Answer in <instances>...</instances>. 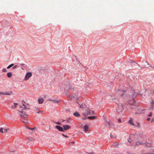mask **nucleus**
<instances>
[{
    "label": "nucleus",
    "mask_w": 154,
    "mask_h": 154,
    "mask_svg": "<svg viewBox=\"0 0 154 154\" xmlns=\"http://www.w3.org/2000/svg\"><path fill=\"white\" fill-rule=\"evenodd\" d=\"M132 102V101H131ZM131 102V101H129V102L128 103H126L124 105V109L125 110V111L128 110L129 111V112H130V109H135L136 106H134V104L135 103H134L131 104V103H130L129 102Z\"/></svg>",
    "instance_id": "1"
},
{
    "label": "nucleus",
    "mask_w": 154,
    "mask_h": 154,
    "mask_svg": "<svg viewBox=\"0 0 154 154\" xmlns=\"http://www.w3.org/2000/svg\"><path fill=\"white\" fill-rule=\"evenodd\" d=\"M149 147L146 150L147 152L145 154H154V146H151V144L148 142L145 143V146Z\"/></svg>",
    "instance_id": "2"
},
{
    "label": "nucleus",
    "mask_w": 154,
    "mask_h": 154,
    "mask_svg": "<svg viewBox=\"0 0 154 154\" xmlns=\"http://www.w3.org/2000/svg\"><path fill=\"white\" fill-rule=\"evenodd\" d=\"M116 100V99L115 98L113 99V101L116 102L117 104L116 112L118 114H119L124 109V106H122L121 103H119L118 101H117L118 102H117Z\"/></svg>",
    "instance_id": "3"
},
{
    "label": "nucleus",
    "mask_w": 154,
    "mask_h": 154,
    "mask_svg": "<svg viewBox=\"0 0 154 154\" xmlns=\"http://www.w3.org/2000/svg\"><path fill=\"white\" fill-rule=\"evenodd\" d=\"M144 136L143 134H140L138 137V141L136 142V145H138L143 143L142 141L144 140Z\"/></svg>",
    "instance_id": "4"
},
{
    "label": "nucleus",
    "mask_w": 154,
    "mask_h": 154,
    "mask_svg": "<svg viewBox=\"0 0 154 154\" xmlns=\"http://www.w3.org/2000/svg\"><path fill=\"white\" fill-rule=\"evenodd\" d=\"M135 109L136 110V112H135V114L136 115L137 114H140L144 113V109L141 110V109L139 108L137 106H136Z\"/></svg>",
    "instance_id": "5"
},
{
    "label": "nucleus",
    "mask_w": 154,
    "mask_h": 154,
    "mask_svg": "<svg viewBox=\"0 0 154 154\" xmlns=\"http://www.w3.org/2000/svg\"><path fill=\"white\" fill-rule=\"evenodd\" d=\"M105 124L106 126L110 128H112L113 126V123L110 122L109 121L106 120V122H105Z\"/></svg>",
    "instance_id": "6"
},
{
    "label": "nucleus",
    "mask_w": 154,
    "mask_h": 154,
    "mask_svg": "<svg viewBox=\"0 0 154 154\" xmlns=\"http://www.w3.org/2000/svg\"><path fill=\"white\" fill-rule=\"evenodd\" d=\"M18 111L21 117H23L24 118L27 117V115L24 112L20 111Z\"/></svg>",
    "instance_id": "7"
},
{
    "label": "nucleus",
    "mask_w": 154,
    "mask_h": 154,
    "mask_svg": "<svg viewBox=\"0 0 154 154\" xmlns=\"http://www.w3.org/2000/svg\"><path fill=\"white\" fill-rule=\"evenodd\" d=\"M82 114L85 116L89 114L92 115V114L91 113L90 110L88 108H87L86 110L83 112Z\"/></svg>",
    "instance_id": "8"
},
{
    "label": "nucleus",
    "mask_w": 154,
    "mask_h": 154,
    "mask_svg": "<svg viewBox=\"0 0 154 154\" xmlns=\"http://www.w3.org/2000/svg\"><path fill=\"white\" fill-rule=\"evenodd\" d=\"M32 75V74L31 72H27L25 78V80H28Z\"/></svg>",
    "instance_id": "9"
},
{
    "label": "nucleus",
    "mask_w": 154,
    "mask_h": 154,
    "mask_svg": "<svg viewBox=\"0 0 154 154\" xmlns=\"http://www.w3.org/2000/svg\"><path fill=\"white\" fill-rule=\"evenodd\" d=\"M125 92V91H122L120 90H118L117 91V93L121 96L124 95Z\"/></svg>",
    "instance_id": "10"
},
{
    "label": "nucleus",
    "mask_w": 154,
    "mask_h": 154,
    "mask_svg": "<svg viewBox=\"0 0 154 154\" xmlns=\"http://www.w3.org/2000/svg\"><path fill=\"white\" fill-rule=\"evenodd\" d=\"M55 128L60 131H64L62 127L60 126L56 125L55 126Z\"/></svg>",
    "instance_id": "11"
},
{
    "label": "nucleus",
    "mask_w": 154,
    "mask_h": 154,
    "mask_svg": "<svg viewBox=\"0 0 154 154\" xmlns=\"http://www.w3.org/2000/svg\"><path fill=\"white\" fill-rule=\"evenodd\" d=\"M83 129L85 132H86L89 129V127L87 125H85L83 127Z\"/></svg>",
    "instance_id": "12"
},
{
    "label": "nucleus",
    "mask_w": 154,
    "mask_h": 154,
    "mask_svg": "<svg viewBox=\"0 0 154 154\" xmlns=\"http://www.w3.org/2000/svg\"><path fill=\"white\" fill-rule=\"evenodd\" d=\"M63 130H67L69 129L70 128V127L68 125H63Z\"/></svg>",
    "instance_id": "13"
},
{
    "label": "nucleus",
    "mask_w": 154,
    "mask_h": 154,
    "mask_svg": "<svg viewBox=\"0 0 154 154\" xmlns=\"http://www.w3.org/2000/svg\"><path fill=\"white\" fill-rule=\"evenodd\" d=\"M133 119L131 118L128 122V123L131 125L134 126V125L133 123Z\"/></svg>",
    "instance_id": "14"
},
{
    "label": "nucleus",
    "mask_w": 154,
    "mask_h": 154,
    "mask_svg": "<svg viewBox=\"0 0 154 154\" xmlns=\"http://www.w3.org/2000/svg\"><path fill=\"white\" fill-rule=\"evenodd\" d=\"M38 103L39 104H41L43 103L44 100L42 98H39L38 100Z\"/></svg>",
    "instance_id": "15"
},
{
    "label": "nucleus",
    "mask_w": 154,
    "mask_h": 154,
    "mask_svg": "<svg viewBox=\"0 0 154 154\" xmlns=\"http://www.w3.org/2000/svg\"><path fill=\"white\" fill-rule=\"evenodd\" d=\"M151 107L149 108V109L151 110H152L154 109V101H152L151 103Z\"/></svg>",
    "instance_id": "16"
},
{
    "label": "nucleus",
    "mask_w": 154,
    "mask_h": 154,
    "mask_svg": "<svg viewBox=\"0 0 154 154\" xmlns=\"http://www.w3.org/2000/svg\"><path fill=\"white\" fill-rule=\"evenodd\" d=\"M137 95V93H135L134 90H133L132 95L133 97V99L135 97H136Z\"/></svg>",
    "instance_id": "17"
},
{
    "label": "nucleus",
    "mask_w": 154,
    "mask_h": 154,
    "mask_svg": "<svg viewBox=\"0 0 154 154\" xmlns=\"http://www.w3.org/2000/svg\"><path fill=\"white\" fill-rule=\"evenodd\" d=\"M20 107H21L24 110H25L26 109H29V108H28V107H27L26 106H25V105L24 104H23V105H22V106H21Z\"/></svg>",
    "instance_id": "18"
},
{
    "label": "nucleus",
    "mask_w": 154,
    "mask_h": 154,
    "mask_svg": "<svg viewBox=\"0 0 154 154\" xmlns=\"http://www.w3.org/2000/svg\"><path fill=\"white\" fill-rule=\"evenodd\" d=\"M73 115L75 117H79L80 116L79 114L77 112H75L74 113Z\"/></svg>",
    "instance_id": "19"
},
{
    "label": "nucleus",
    "mask_w": 154,
    "mask_h": 154,
    "mask_svg": "<svg viewBox=\"0 0 154 154\" xmlns=\"http://www.w3.org/2000/svg\"><path fill=\"white\" fill-rule=\"evenodd\" d=\"M130 63H132L133 65H134L135 66H137L138 65V64L136 63V62H134L132 60H129Z\"/></svg>",
    "instance_id": "20"
},
{
    "label": "nucleus",
    "mask_w": 154,
    "mask_h": 154,
    "mask_svg": "<svg viewBox=\"0 0 154 154\" xmlns=\"http://www.w3.org/2000/svg\"><path fill=\"white\" fill-rule=\"evenodd\" d=\"M14 103V106L12 105L11 107V108L13 109L17 108V103Z\"/></svg>",
    "instance_id": "21"
},
{
    "label": "nucleus",
    "mask_w": 154,
    "mask_h": 154,
    "mask_svg": "<svg viewBox=\"0 0 154 154\" xmlns=\"http://www.w3.org/2000/svg\"><path fill=\"white\" fill-rule=\"evenodd\" d=\"M96 117L95 116H89L88 119H95Z\"/></svg>",
    "instance_id": "22"
},
{
    "label": "nucleus",
    "mask_w": 154,
    "mask_h": 154,
    "mask_svg": "<svg viewBox=\"0 0 154 154\" xmlns=\"http://www.w3.org/2000/svg\"><path fill=\"white\" fill-rule=\"evenodd\" d=\"M7 75L8 77H11L12 76V73L10 72H8L7 74Z\"/></svg>",
    "instance_id": "23"
},
{
    "label": "nucleus",
    "mask_w": 154,
    "mask_h": 154,
    "mask_svg": "<svg viewBox=\"0 0 154 154\" xmlns=\"http://www.w3.org/2000/svg\"><path fill=\"white\" fill-rule=\"evenodd\" d=\"M14 65V64H10V65H9L7 67V69H9L10 68H11V67L13 66Z\"/></svg>",
    "instance_id": "24"
},
{
    "label": "nucleus",
    "mask_w": 154,
    "mask_h": 154,
    "mask_svg": "<svg viewBox=\"0 0 154 154\" xmlns=\"http://www.w3.org/2000/svg\"><path fill=\"white\" fill-rule=\"evenodd\" d=\"M121 144V143H116L114 145V146H116V147H118Z\"/></svg>",
    "instance_id": "25"
},
{
    "label": "nucleus",
    "mask_w": 154,
    "mask_h": 154,
    "mask_svg": "<svg viewBox=\"0 0 154 154\" xmlns=\"http://www.w3.org/2000/svg\"><path fill=\"white\" fill-rule=\"evenodd\" d=\"M80 107L81 108H84L86 106L85 104H82L80 105Z\"/></svg>",
    "instance_id": "26"
},
{
    "label": "nucleus",
    "mask_w": 154,
    "mask_h": 154,
    "mask_svg": "<svg viewBox=\"0 0 154 154\" xmlns=\"http://www.w3.org/2000/svg\"><path fill=\"white\" fill-rule=\"evenodd\" d=\"M49 100L50 101H54V103H57L59 101L57 100Z\"/></svg>",
    "instance_id": "27"
},
{
    "label": "nucleus",
    "mask_w": 154,
    "mask_h": 154,
    "mask_svg": "<svg viewBox=\"0 0 154 154\" xmlns=\"http://www.w3.org/2000/svg\"><path fill=\"white\" fill-rule=\"evenodd\" d=\"M7 69L5 68H4L2 69V71L4 72H7Z\"/></svg>",
    "instance_id": "28"
},
{
    "label": "nucleus",
    "mask_w": 154,
    "mask_h": 154,
    "mask_svg": "<svg viewBox=\"0 0 154 154\" xmlns=\"http://www.w3.org/2000/svg\"><path fill=\"white\" fill-rule=\"evenodd\" d=\"M0 132L2 133H3V128H0Z\"/></svg>",
    "instance_id": "29"
},
{
    "label": "nucleus",
    "mask_w": 154,
    "mask_h": 154,
    "mask_svg": "<svg viewBox=\"0 0 154 154\" xmlns=\"http://www.w3.org/2000/svg\"><path fill=\"white\" fill-rule=\"evenodd\" d=\"M70 97H71V99H72V98H74V97H75V98L77 97H76L75 96H74L73 95H71Z\"/></svg>",
    "instance_id": "30"
},
{
    "label": "nucleus",
    "mask_w": 154,
    "mask_h": 154,
    "mask_svg": "<svg viewBox=\"0 0 154 154\" xmlns=\"http://www.w3.org/2000/svg\"><path fill=\"white\" fill-rule=\"evenodd\" d=\"M110 137L112 138H116V137L115 136L112 135H110Z\"/></svg>",
    "instance_id": "31"
},
{
    "label": "nucleus",
    "mask_w": 154,
    "mask_h": 154,
    "mask_svg": "<svg viewBox=\"0 0 154 154\" xmlns=\"http://www.w3.org/2000/svg\"><path fill=\"white\" fill-rule=\"evenodd\" d=\"M17 65H15L13 67L12 69H15L17 68Z\"/></svg>",
    "instance_id": "32"
},
{
    "label": "nucleus",
    "mask_w": 154,
    "mask_h": 154,
    "mask_svg": "<svg viewBox=\"0 0 154 154\" xmlns=\"http://www.w3.org/2000/svg\"><path fill=\"white\" fill-rule=\"evenodd\" d=\"M137 125H136L135 126H137V127H140V124L139 123H137Z\"/></svg>",
    "instance_id": "33"
},
{
    "label": "nucleus",
    "mask_w": 154,
    "mask_h": 154,
    "mask_svg": "<svg viewBox=\"0 0 154 154\" xmlns=\"http://www.w3.org/2000/svg\"><path fill=\"white\" fill-rule=\"evenodd\" d=\"M56 123L57 124V125H61V123L59 122H56Z\"/></svg>",
    "instance_id": "34"
},
{
    "label": "nucleus",
    "mask_w": 154,
    "mask_h": 154,
    "mask_svg": "<svg viewBox=\"0 0 154 154\" xmlns=\"http://www.w3.org/2000/svg\"><path fill=\"white\" fill-rule=\"evenodd\" d=\"M152 115V113L151 112L148 115V116L149 117H151Z\"/></svg>",
    "instance_id": "35"
},
{
    "label": "nucleus",
    "mask_w": 154,
    "mask_h": 154,
    "mask_svg": "<svg viewBox=\"0 0 154 154\" xmlns=\"http://www.w3.org/2000/svg\"><path fill=\"white\" fill-rule=\"evenodd\" d=\"M69 118H68V119L67 120H65V121L66 122V123L69 122Z\"/></svg>",
    "instance_id": "36"
},
{
    "label": "nucleus",
    "mask_w": 154,
    "mask_h": 154,
    "mask_svg": "<svg viewBox=\"0 0 154 154\" xmlns=\"http://www.w3.org/2000/svg\"><path fill=\"white\" fill-rule=\"evenodd\" d=\"M26 128H27L29 129L32 130L34 129V128H28V127H26Z\"/></svg>",
    "instance_id": "37"
},
{
    "label": "nucleus",
    "mask_w": 154,
    "mask_h": 154,
    "mask_svg": "<svg viewBox=\"0 0 154 154\" xmlns=\"http://www.w3.org/2000/svg\"><path fill=\"white\" fill-rule=\"evenodd\" d=\"M20 65L21 66H24L25 65V64H23V63L20 64Z\"/></svg>",
    "instance_id": "38"
},
{
    "label": "nucleus",
    "mask_w": 154,
    "mask_h": 154,
    "mask_svg": "<svg viewBox=\"0 0 154 154\" xmlns=\"http://www.w3.org/2000/svg\"><path fill=\"white\" fill-rule=\"evenodd\" d=\"M118 121L119 122H121V119H118Z\"/></svg>",
    "instance_id": "39"
},
{
    "label": "nucleus",
    "mask_w": 154,
    "mask_h": 154,
    "mask_svg": "<svg viewBox=\"0 0 154 154\" xmlns=\"http://www.w3.org/2000/svg\"><path fill=\"white\" fill-rule=\"evenodd\" d=\"M88 154H94V153L93 152H91L90 153H88Z\"/></svg>",
    "instance_id": "40"
},
{
    "label": "nucleus",
    "mask_w": 154,
    "mask_h": 154,
    "mask_svg": "<svg viewBox=\"0 0 154 154\" xmlns=\"http://www.w3.org/2000/svg\"><path fill=\"white\" fill-rule=\"evenodd\" d=\"M63 134V135L64 137H68L67 135H64V134Z\"/></svg>",
    "instance_id": "41"
},
{
    "label": "nucleus",
    "mask_w": 154,
    "mask_h": 154,
    "mask_svg": "<svg viewBox=\"0 0 154 154\" xmlns=\"http://www.w3.org/2000/svg\"><path fill=\"white\" fill-rule=\"evenodd\" d=\"M69 88L70 89H73V88L72 87V86H69Z\"/></svg>",
    "instance_id": "42"
},
{
    "label": "nucleus",
    "mask_w": 154,
    "mask_h": 154,
    "mask_svg": "<svg viewBox=\"0 0 154 154\" xmlns=\"http://www.w3.org/2000/svg\"><path fill=\"white\" fill-rule=\"evenodd\" d=\"M147 120L148 121H149L150 120V118H148L147 119Z\"/></svg>",
    "instance_id": "43"
},
{
    "label": "nucleus",
    "mask_w": 154,
    "mask_h": 154,
    "mask_svg": "<svg viewBox=\"0 0 154 154\" xmlns=\"http://www.w3.org/2000/svg\"><path fill=\"white\" fill-rule=\"evenodd\" d=\"M8 130V129H5V130L4 132H7V131Z\"/></svg>",
    "instance_id": "44"
},
{
    "label": "nucleus",
    "mask_w": 154,
    "mask_h": 154,
    "mask_svg": "<svg viewBox=\"0 0 154 154\" xmlns=\"http://www.w3.org/2000/svg\"><path fill=\"white\" fill-rule=\"evenodd\" d=\"M104 118L106 120H106H106V117H105V116L104 117Z\"/></svg>",
    "instance_id": "45"
},
{
    "label": "nucleus",
    "mask_w": 154,
    "mask_h": 154,
    "mask_svg": "<svg viewBox=\"0 0 154 154\" xmlns=\"http://www.w3.org/2000/svg\"><path fill=\"white\" fill-rule=\"evenodd\" d=\"M90 112L92 114V115L94 114L93 112L91 111Z\"/></svg>",
    "instance_id": "46"
},
{
    "label": "nucleus",
    "mask_w": 154,
    "mask_h": 154,
    "mask_svg": "<svg viewBox=\"0 0 154 154\" xmlns=\"http://www.w3.org/2000/svg\"><path fill=\"white\" fill-rule=\"evenodd\" d=\"M153 121H154L153 120V119H152V120H151V121L150 122H151V123H152V122H153Z\"/></svg>",
    "instance_id": "47"
},
{
    "label": "nucleus",
    "mask_w": 154,
    "mask_h": 154,
    "mask_svg": "<svg viewBox=\"0 0 154 154\" xmlns=\"http://www.w3.org/2000/svg\"><path fill=\"white\" fill-rule=\"evenodd\" d=\"M23 122L24 123H26V122L25 121H23Z\"/></svg>",
    "instance_id": "48"
},
{
    "label": "nucleus",
    "mask_w": 154,
    "mask_h": 154,
    "mask_svg": "<svg viewBox=\"0 0 154 154\" xmlns=\"http://www.w3.org/2000/svg\"><path fill=\"white\" fill-rule=\"evenodd\" d=\"M62 122H64V121H65V120H63V119H62Z\"/></svg>",
    "instance_id": "49"
},
{
    "label": "nucleus",
    "mask_w": 154,
    "mask_h": 154,
    "mask_svg": "<svg viewBox=\"0 0 154 154\" xmlns=\"http://www.w3.org/2000/svg\"><path fill=\"white\" fill-rule=\"evenodd\" d=\"M40 112H41V111H39L38 112H37L38 113H39Z\"/></svg>",
    "instance_id": "50"
},
{
    "label": "nucleus",
    "mask_w": 154,
    "mask_h": 154,
    "mask_svg": "<svg viewBox=\"0 0 154 154\" xmlns=\"http://www.w3.org/2000/svg\"><path fill=\"white\" fill-rule=\"evenodd\" d=\"M83 120H85V118H83Z\"/></svg>",
    "instance_id": "51"
},
{
    "label": "nucleus",
    "mask_w": 154,
    "mask_h": 154,
    "mask_svg": "<svg viewBox=\"0 0 154 154\" xmlns=\"http://www.w3.org/2000/svg\"><path fill=\"white\" fill-rule=\"evenodd\" d=\"M128 141L129 142H131V141H130V140H128Z\"/></svg>",
    "instance_id": "52"
},
{
    "label": "nucleus",
    "mask_w": 154,
    "mask_h": 154,
    "mask_svg": "<svg viewBox=\"0 0 154 154\" xmlns=\"http://www.w3.org/2000/svg\"><path fill=\"white\" fill-rule=\"evenodd\" d=\"M21 69H23V68L21 67Z\"/></svg>",
    "instance_id": "53"
},
{
    "label": "nucleus",
    "mask_w": 154,
    "mask_h": 154,
    "mask_svg": "<svg viewBox=\"0 0 154 154\" xmlns=\"http://www.w3.org/2000/svg\"><path fill=\"white\" fill-rule=\"evenodd\" d=\"M153 94H154V93H153Z\"/></svg>",
    "instance_id": "54"
}]
</instances>
